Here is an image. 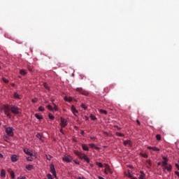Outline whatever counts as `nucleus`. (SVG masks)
<instances>
[{
  "instance_id": "nucleus-1",
  "label": "nucleus",
  "mask_w": 179,
  "mask_h": 179,
  "mask_svg": "<svg viewBox=\"0 0 179 179\" xmlns=\"http://www.w3.org/2000/svg\"><path fill=\"white\" fill-rule=\"evenodd\" d=\"M74 154H76V155L78 156L79 159H83L84 160H85L87 163L90 162V159H89V157H87V155L83 154L78 150H74Z\"/></svg>"
},
{
  "instance_id": "nucleus-2",
  "label": "nucleus",
  "mask_w": 179,
  "mask_h": 179,
  "mask_svg": "<svg viewBox=\"0 0 179 179\" xmlns=\"http://www.w3.org/2000/svg\"><path fill=\"white\" fill-rule=\"evenodd\" d=\"M5 129H6V134L8 136H13L14 133L13 131H15V129H13V127H6V126L4 127Z\"/></svg>"
},
{
  "instance_id": "nucleus-3",
  "label": "nucleus",
  "mask_w": 179,
  "mask_h": 179,
  "mask_svg": "<svg viewBox=\"0 0 179 179\" xmlns=\"http://www.w3.org/2000/svg\"><path fill=\"white\" fill-rule=\"evenodd\" d=\"M10 110L13 113V114H20V108L15 106L10 105Z\"/></svg>"
},
{
  "instance_id": "nucleus-4",
  "label": "nucleus",
  "mask_w": 179,
  "mask_h": 179,
  "mask_svg": "<svg viewBox=\"0 0 179 179\" xmlns=\"http://www.w3.org/2000/svg\"><path fill=\"white\" fill-rule=\"evenodd\" d=\"M76 92H78L80 94H83V96H89V92L82 87H78L76 89Z\"/></svg>"
},
{
  "instance_id": "nucleus-5",
  "label": "nucleus",
  "mask_w": 179,
  "mask_h": 179,
  "mask_svg": "<svg viewBox=\"0 0 179 179\" xmlns=\"http://www.w3.org/2000/svg\"><path fill=\"white\" fill-rule=\"evenodd\" d=\"M4 114L8 117V118H10V113H9V111H10V106L8 105H4Z\"/></svg>"
},
{
  "instance_id": "nucleus-6",
  "label": "nucleus",
  "mask_w": 179,
  "mask_h": 179,
  "mask_svg": "<svg viewBox=\"0 0 179 179\" xmlns=\"http://www.w3.org/2000/svg\"><path fill=\"white\" fill-rule=\"evenodd\" d=\"M68 125V122L66 121V119H64L63 117L60 118V127L61 128H65Z\"/></svg>"
},
{
  "instance_id": "nucleus-7",
  "label": "nucleus",
  "mask_w": 179,
  "mask_h": 179,
  "mask_svg": "<svg viewBox=\"0 0 179 179\" xmlns=\"http://www.w3.org/2000/svg\"><path fill=\"white\" fill-rule=\"evenodd\" d=\"M72 160H73L72 157L67 155H64V157H63V162H66V163H71Z\"/></svg>"
},
{
  "instance_id": "nucleus-8",
  "label": "nucleus",
  "mask_w": 179,
  "mask_h": 179,
  "mask_svg": "<svg viewBox=\"0 0 179 179\" xmlns=\"http://www.w3.org/2000/svg\"><path fill=\"white\" fill-rule=\"evenodd\" d=\"M50 173H52L55 177L57 176V171H55V166H54V164H51L50 165Z\"/></svg>"
},
{
  "instance_id": "nucleus-9",
  "label": "nucleus",
  "mask_w": 179,
  "mask_h": 179,
  "mask_svg": "<svg viewBox=\"0 0 179 179\" xmlns=\"http://www.w3.org/2000/svg\"><path fill=\"white\" fill-rule=\"evenodd\" d=\"M162 167H163L162 170L164 171H166V170L167 171H171V170H173V166H171V164H168V165L164 166Z\"/></svg>"
},
{
  "instance_id": "nucleus-10",
  "label": "nucleus",
  "mask_w": 179,
  "mask_h": 179,
  "mask_svg": "<svg viewBox=\"0 0 179 179\" xmlns=\"http://www.w3.org/2000/svg\"><path fill=\"white\" fill-rule=\"evenodd\" d=\"M24 154L27 155L28 156H34L33 151H31V150H29L27 148H24Z\"/></svg>"
},
{
  "instance_id": "nucleus-11",
  "label": "nucleus",
  "mask_w": 179,
  "mask_h": 179,
  "mask_svg": "<svg viewBox=\"0 0 179 179\" xmlns=\"http://www.w3.org/2000/svg\"><path fill=\"white\" fill-rule=\"evenodd\" d=\"M148 149L149 150H153L154 152H159L160 151V149H159L157 147H150V146H148Z\"/></svg>"
},
{
  "instance_id": "nucleus-12",
  "label": "nucleus",
  "mask_w": 179,
  "mask_h": 179,
  "mask_svg": "<svg viewBox=\"0 0 179 179\" xmlns=\"http://www.w3.org/2000/svg\"><path fill=\"white\" fill-rule=\"evenodd\" d=\"M163 162H162V167H164V166H167L169 164L167 163V162H169V159H167V157H163Z\"/></svg>"
},
{
  "instance_id": "nucleus-13",
  "label": "nucleus",
  "mask_w": 179,
  "mask_h": 179,
  "mask_svg": "<svg viewBox=\"0 0 179 179\" xmlns=\"http://www.w3.org/2000/svg\"><path fill=\"white\" fill-rule=\"evenodd\" d=\"M71 111L74 115H76V114H78V110L73 105L71 106Z\"/></svg>"
},
{
  "instance_id": "nucleus-14",
  "label": "nucleus",
  "mask_w": 179,
  "mask_h": 179,
  "mask_svg": "<svg viewBox=\"0 0 179 179\" xmlns=\"http://www.w3.org/2000/svg\"><path fill=\"white\" fill-rule=\"evenodd\" d=\"M139 179H146V175L142 171H140Z\"/></svg>"
},
{
  "instance_id": "nucleus-15",
  "label": "nucleus",
  "mask_w": 179,
  "mask_h": 179,
  "mask_svg": "<svg viewBox=\"0 0 179 179\" xmlns=\"http://www.w3.org/2000/svg\"><path fill=\"white\" fill-rule=\"evenodd\" d=\"M0 176L2 178H5V177H6V172L4 171V169H1Z\"/></svg>"
},
{
  "instance_id": "nucleus-16",
  "label": "nucleus",
  "mask_w": 179,
  "mask_h": 179,
  "mask_svg": "<svg viewBox=\"0 0 179 179\" xmlns=\"http://www.w3.org/2000/svg\"><path fill=\"white\" fill-rule=\"evenodd\" d=\"M89 146H90V148H92V149H96V150H99L100 149L99 147L96 146V145H94L93 143L89 144Z\"/></svg>"
},
{
  "instance_id": "nucleus-17",
  "label": "nucleus",
  "mask_w": 179,
  "mask_h": 179,
  "mask_svg": "<svg viewBox=\"0 0 179 179\" xmlns=\"http://www.w3.org/2000/svg\"><path fill=\"white\" fill-rule=\"evenodd\" d=\"M25 169H27V170H28L29 171H31V170H33V165H26Z\"/></svg>"
},
{
  "instance_id": "nucleus-18",
  "label": "nucleus",
  "mask_w": 179,
  "mask_h": 179,
  "mask_svg": "<svg viewBox=\"0 0 179 179\" xmlns=\"http://www.w3.org/2000/svg\"><path fill=\"white\" fill-rule=\"evenodd\" d=\"M11 161L12 162H17V155H14L11 156Z\"/></svg>"
},
{
  "instance_id": "nucleus-19",
  "label": "nucleus",
  "mask_w": 179,
  "mask_h": 179,
  "mask_svg": "<svg viewBox=\"0 0 179 179\" xmlns=\"http://www.w3.org/2000/svg\"><path fill=\"white\" fill-rule=\"evenodd\" d=\"M146 164H147L148 169H150V167H152V162H150V159H148L146 161Z\"/></svg>"
},
{
  "instance_id": "nucleus-20",
  "label": "nucleus",
  "mask_w": 179,
  "mask_h": 179,
  "mask_svg": "<svg viewBox=\"0 0 179 179\" xmlns=\"http://www.w3.org/2000/svg\"><path fill=\"white\" fill-rule=\"evenodd\" d=\"M82 148H83V150H85L86 152L89 150V147H87L86 144H83Z\"/></svg>"
},
{
  "instance_id": "nucleus-21",
  "label": "nucleus",
  "mask_w": 179,
  "mask_h": 179,
  "mask_svg": "<svg viewBox=\"0 0 179 179\" xmlns=\"http://www.w3.org/2000/svg\"><path fill=\"white\" fill-rule=\"evenodd\" d=\"M35 117H36V118H37V120H43V116L40 115L38 113H36Z\"/></svg>"
},
{
  "instance_id": "nucleus-22",
  "label": "nucleus",
  "mask_w": 179,
  "mask_h": 179,
  "mask_svg": "<svg viewBox=\"0 0 179 179\" xmlns=\"http://www.w3.org/2000/svg\"><path fill=\"white\" fill-rule=\"evenodd\" d=\"M64 100H65V101H69V103H71V101H72V97H71V96H69V97L65 96L64 97Z\"/></svg>"
},
{
  "instance_id": "nucleus-23",
  "label": "nucleus",
  "mask_w": 179,
  "mask_h": 179,
  "mask_svg": "<svg viewBox=\"0 0 179 179\" xmlns=\"http://www.w3.org/2000/svg\"><path fill=\"white\" fill-rule=\"evenodd\" d=\"M99 111L101 114H104L105 115H107V110H103V109H99Z\"/></svg>"
},
{
  "instance_id": "nucleus-24",
  "label": "nucleus",
  "mask_w": 179,
  "mask_h": 179,
  "mask_svg": "<svg viewBox=\"0 0 179 179\" xmlns=\"http://www.w3.org/2000/svg\"><path fill=\"white\" fill-rule=\"evenodd\" d=\"M13 96H14L15 99H21V97L19 96V94H17V92H15Z\"/></svg>"
},
{
  "instance_id": "nucleus-25",
  "label": "nucleus",
  "mask_w": 179,
  "mask_h": 179,
  "mask_svg": "<svg viewBox=\"0 0 179 179\" xmlns=\"http://www.w3.org/2000/svg\"><path fill=\"white\" fill-rule=\"evenodd\" d=\"M20 75L24 76L27 73L26 72V70H20Z\"/></svg>"
},
{
  "instance_id": "nucleus-26",
  "label": "nucleus",
  "mask_w": 179,
  "mask_h": 179,
  "mask_svg": "<svg viewBox=\"0 0 179 179\" xmlns=\"http://www.w3.org/2000/svg\"><path fill=\"white\" fill-rule=\"evenodd\" d=\"M124 145H129V146H131V141L129 140L124 141Z\"/></svg>"
},
{
  "instance_id": "nucleus-27",
  "label": "nucleus",
  "mask_w": 179,
  "mask_h": 179,
  "mask_svg": "<svg viewBox=\"0 0 179 179\" xmlns=\"http://www.w3.org/2000/svg\"><path fill=\"white\" fill-rule=\"evenodd\" d=\"M47 108H48V110H49V111H54V108H52V107L51 106V105H48V106H47Z\"/></svg>"
},
{
  "instance_id": "nucleus-28",
  "label": "nucleus",
  "mask_w": 179,
  "mask_h": 179,
  "mask_svg": "<svg viewBox=\"0 0 179 179\" xmlns=\"http://www.w3.org/2000/svg\"><path fill=\"white\" fill-rule=\"evenodd\" d=\"M140 155L141 157H144V159H148V155L147 154L141 153Z\"/></svg>"
},
{
  "instance_id": "nucleus-29",
  "label": "nucleus",
  "mask_w": 179,
  "mask_h": 179,
  "mask_svg": "<svg viewBox=\"0 0 179 179\" xmlns=\"http://www.w3.org/2000/svg\"><path fill=\"white\" fill-rule=\"evenodd\" d=\"M52 104L54 106V108H53L54 111H58V106H57V105L54 103H52Z\"/></svg>"
},
{
  "instance_id": "nucleus-30",
  "label": "nucleus",
  "mask_w": 179,
  "mask_h": 179,
  "mask_svg": "<svg viewBox=\"0 0 179 179\" xmlns=\"http://www.w3.org/2000/svg\"><path fill=\"white\" fill-rule=\"evenodd\" d=\"M90 118L92 120V121H96V120H97V117L93 115H90Z\"/></svg>"
},
{
  "instance_id": "nucleus-31",
  "label": "nucleus",
  "mask_w": 179,
  "mask_h": 179,
  "mask_svg": "<svg viewBox=\"0 0 179 179\" xmlns=\"http://www.w3.org/2000/svg\"><path fill=\"white\" fill-rule=\"evenodd\" d=\"M48 117H49L50 120H54L55 118V117H54L52 115V114H51V113H49Z\"/></svg>"
},
{
  "instance_id": "nucleus-32",
  "label": "nucleus",
  "mask_w": 179,
  "mask_h": 179,
  "mask_svg": "<svg viewBox=\"0 0 179 179\" xmlns=\"http://www.w3.org/2000/svg\"><path fill=\"white\" fill-rule=\"evenodd\" d=\"M156 139L157 141H160L162 139V136H160V134H157Z\"/></svg>"
},
{
  "instance_id": "nucleus-33",
  "label": "nucleus",
  "mask_w": 179,
  "mask_h": 179,
  "mask_svg": "<svg viewBox=\"0 0 179 179\" xmlns=\"http://www.w3.org/2000/svg\"><path fill=\"white\" fill-rule=\"evenodd\" d=\"M80 107L85 110H87V106H86V105H85L84 103H81Z\"/></svg>"
},
{
  "instance_id": "nucleus-34",
  "label": "nucleus",
  "mask_w": 179,
  "mask_h": 179,
  "mask_svg": "<svg viewBox=\"0 0 179 179\" xmlns=\"http://www.w3.org/2000/svg\"><path fill=\"white\" fill-rule=\"evenodd\" d=\"M2 80H3V82H4V83H9V80H8L5 78H3Z\"/></svg>"
},
{
  "instance_id": "nucleus-35",
  "label": "nucleus",
  "mask_w": 179,
  "mask_h": 179,
  "mask_svg": "<svg viewBox=\"0 0 179 179\" xmlns=\"http://www.w3.org/2000/svg\"><path fill=\"white\" fill-rule=\"evenodd\" d=\"M115 134L117 136H121V137L124 136V134L122 133L116 132Z\"/></svg>"
},
{
  "instance_id": "nucleus-36",
  "label": "nucleus",
  "mask_w": 179,
  "mask_h": 179,
  "mask_svg": "<svg viewBox=\"0 0 179 179\" xmlns=\"http://www.w3.org/2000/svg\"><path fill=\"white\" fill-rule=\"evenodd\" d=\"M36 138H38V139H40V141H41V140H42L41 134H36Z\"/></svg>"
},
{
  "instance_id": "nucleus-37",
  "label": "nucleus",
  "mask_w": 179,
  "mask_h": 179,
  "mask_svg": "<svg viewBox=\"0 0 179 179\" xmlns=\"http://www.w3.org/2000/svg\"><path fill=\"white\" fill-rule=\"evenodd\" d=\"M38 110L40 111H44V110H45V109L44 108V106H39Z\"/></svg>"
},
{
  "instance_id": "nucleus-38",
  "label": "nucleus",
  "mask_w": 179,
  "mask_h": 179,
  "mask_svg": "<svg viewBox=\"0 0 179 179\" xmlns=\"http://www.w3.org/2000/svg\"><path fill=\"white\" fill-rule=\"evenodd\" d=\"M96 165H98L99 167H103V164L101 162H96Z\"/></svg>"
},
{
  "instance_id": "nucleus-39",
  "label": "nucleus",
  "mask_w": 179,
  "mask_h": 179,
  "mask_svg": "<svg viewBox=\"0 0 179 179\" xmlns=\"http://www.w3.org/2000/svg\"><path fill=\"white\" fill-rule=\"evenodd\" d=\"M10 176H11V178H15V172L14 171H12L11 173H10Z\"/></svg>"
},
{
  "instance_id": "nucleus-40",
  "label": "nucleus",
  "mask_w": 179,
  "mask_h": 179,
  "mask_svg": "<svg viewBox=\"0 0 179 179\" xmlns=\"http://www.w3.org/2000/svg\"><path fill=\"white\" fill-rule=\"evenodd\" d=\"M47 177H48V179H54V178H52V175L50 174V173L48 174Z\"/></svg>"
},
{
  "instance_id": "nucleus-41",
  "label": "nucleus",
  "mask_w": 179,
  "mask_h": 179,
  "mask_svg": "<svg viewBox=\"0 0 179 179\" xmlns=\"http://www.w3.org/2000/svg\"><path fill=\"white\" fill-rule=\"evenodd\" d=\"M3 139H4V141H5L6 142H8V141L9 140V137H8V136H5L3 137Z\"/></svg>"
},
{
  "instance_id": "nucleus-42",
  "label": "nucleus",
  "mask_w": 179,
  "mask_h": 179,
  "mask_svg": "<svg viewBox=\"0 0 179 179\" xmlns=\"http://www.w3.org/2000/svg\"><path fill=\"white\" fill-rule=\"evenodd\" d=\"M28 69L30 72H33V67L28 66Z\"/></svg>"
},
{
  "instance_id": "nucleus-43",
  "label": "nucleus",
  "mask_w": 179,
  "mask_h": 179,
  "mask_svg": "<svg viewBox=\"0 0 179 179\" xmlns=\"http://www.w3.org/2000/svg\"><path fill=\"white\" fill-rule=\"evenodd\" d=\"M27 160L28 162H33V159H32L31 157H27Z\"/></svg>"
},
{
  "instance_id": "nucleus-44",
  "label": "nucleus",
  "mask_w": 179,
  "mask_h": 179,
  "mask_svg": "<svg viewBox=\"0 0 179 179\" xmlns=\"http://www.w3.org/2000/svg\"><path fill=\"white\" fill-rule=\"evenodd\" d=\"M46 159L47 160H51V159H52V157L51 156H46Z\"/></svg>"
},
{
  "instance_id": "nucleus-45",
  "label": "nucleus",
  "mask_w": 179,
  "mask_h": 179,
  "mask_svg": "<svg viewBox=\"0 0 179 179\" xmlns=\"http://www.w3.org/2000/svg\"><path fill=\"white\" fill-rule=\"evenodd\" d=\"M32 103H37V98H34L32 99Z\"/></svg>"
},
{
  "instance_id": "nucleus-46",
  "label": "nucleus",
  "mask_w": 179,
  "mask_h": 179,
  "mask_svg": "<svg viewBox=\"0 0 179 179\" xmlns=\"http://www.w3.org/2000/svg\"><path fill=\"white\" fill-rule=\"evenodd\" d=\"M176 169H178V170H179V164H175Z\"/></svg>"
},
{
  "instance_id": "nucleus-47",
  "label": "nucleus",
  "mask_w": 179,
  "mask_h": 179,
  "mask_svg": "<svg viewBox=\"0 0 179 179\" xmlns=\"http://www.w3.org/2000/svg\"><path fill=\"white\" fill-rule=\"evenodd\" d=\"M136 123H137V124L141 125V122L139 121V120H136Z\"/></svg>"
},
{
  "instance_id": "nucleus-48",
  "label": "nucleus",
  "mask_w": 179,
  "mask_h": 179,
  "mask_svg": "<svg viewBox=\"0 0 179 179\" xmlns=\"http://www.w3.org/2000/svg\"><path fill=\"white\" fill-rule=\"evenodd\" d=\"M175 174H176V176H178V177L179 178V172H178V171H175Z\"/></svg>"
},
{
  "instance_id": "nucleus-49",
  "label": "nucleus",
  "mask_w": 179,
  "mask_h": 179,
  "mask_svg": "<svg viewBox=\"0 0 179 179\" xmlns=\"http://www.w3.org/2000/svg\"><path fill=\"white\" fill-rule=\"evenodd\" d=\"M80 134L81 135H85V131L83 130H81Z\"/></svg>"
},
{
  "instance_id": "nucleus-50",
  "label": "nucleus",
  "mask_w": 179,
  "mask_h": 179,
  "mask_svg": "<svg viewBox=\"0 0 179 179\" xmlns=\"http://www.w3.org/2000/svg\"><path fill=\"white\" fill-rule=\"evenodd\" d=\"M60 132H61V134H63V135H64V129H62V128L60 129Z\"/></svg>"
},
{
  "instance_id": "nucleus-51",
  "label": "nucleus",
  "mask_w": 179,
  "mask_h": 179,
  "mask_svg": "<svg viewBox=\"0 0 179 179\" xmlns=\"http://www.w3.org/2000/svg\"><path fill=\"white\" fill-rule=\"evenodd\" d=\"M90 139H92V141H94V140H96V137H90Z\"/></svg>"
},
{
  "instance_id": "nucleus-52",
  "label": "nucleus",
  "mask_w": 179,
  "mask_h": 179,
  "mask_svg": "<svg viewBox=\"0 0 179 179\" xmlns=\"http://www.w3.org/2000/svg\"><path fill=\"white\" fill-rule=\"evenodd\" d=\"M17 179H27V178H26V177H22V178H18Z\"/></svg>"
},
{
  "instance_id": "nucleus-53",
  "label": "nucleus",
  "mask_w": 179,
  "mask_h": 179,
  "mask_svg": "<svg viewBox=\"0 0 179 179\" xmlns=\"http://www.w3.org/2000/svg\"><path fill=\"white\" fill-rule=\"evenodd\" d=\"M3 155H2V154L0 153V159H3Z\"/></svg>"
},
{
  "instance_id": "nucleus-54",
  "label": "nucleus",
  "mask_w": 179,
  "mask_h": 179,
  "mask_svg": "<svg viewBox=\"0 0 179 179\" xmlns=\"http://www.w3.org/2000/svg\"><path fill=\"white\" fill-rule=\"evenodd\" d=\"M116 128L117 129H121V128L120 127H119L118 126H116Z\"/></svg>"
},
{
  "instance_id": "nucleus-55",
  "label": "nucleus",
  "mask_w": 179,
  "mask_h": 179,
  "mask_svg": "<svg viewBox=\"0 0 179 179\" xmlns=\"http://www.w3.org/2000/svg\"><path fill=\"white\" fill-rule=\"evenodd\" d=\"M78 179H86L85 178L79 177Z\"/></svg>"
},
{
  "instance_id": "nucleus-56",
  "label": "nucleus",
  "mask_w": 179,
  "mask_h": 179,
  "mask_svg": "<svg viewBox=\"0 0 179 179\" xmlns=\"http://www.w3.org/2000/svg\"><path fill=\"white\" fill-rule=\"evenodd\" d=\"M11 86L13 87H15V84H11Z\"/></svg>"
},
{
  "instance_id": "nucleus-57",
  "label": "nucleus",
  "mask_w": 179,
  "mask_h": 179,
  "mask_svg": "<svg viewBox=\"0 0 179 179\" xmlns=\"http://www.w3.org/2000/svg\"><path fill=\"white\" fill-rule=\"evenodd\" d=\"M108 170L109 171V173H111V169L108 168Z\"/></svg>"
},
{
  "instance_id": "nucleus-58",
  "label": "nucleus",
  "mask_w": 179,
  "mask_h": 179,
  "mask_svg": "<svg viewBox=\"0 0 179 179\" xmlns=\"http://www.w3.org/2000/svg\"><path fill=\"white\" fill-rule=\"evenodd\" d=\"M75 163H76V164H79V162H75Z\"/></svg>"
},
{
  "instance_id": "nucleus-59",
  "label": "nucleus",
  "mask_w": 179,
  "mask_h": 179,
  "mask_svg": "<svg viewBox=\"0 0 179 179\" xmlns=\"http://www.w3.org/2000/svg\"><path fill=\"white\" fill-rule=\"evenodd\" d=\"M46 87V89H48V90L50 89V88H48V87Z\"/></svg>"
},
{
  "instance_id": "nucleus-60",
  "label": "nucleus",
  "mask_w": 179,
  "mask_h": 179,
  "mask_svg": "<svg viewBox=\"0 0 179 179\" xmlns=\"http://www.w3.org/2000/svg\"><path fill=\"white\" fill-rule=\"evenodd\" d=\"M158 166H160V163H158Z\"/></svg>"
},
{
  "instance_id": "nucleus-61",
  "label": "nucleus",
  "mask_w": 179,
  "mask_h": 179,
  "mask_svg": "<svg viewBox=\"0 0 179 179\" xmlns=\"http://www.w3.org/2000/svg\"><path fill=\"white\" fill-rule=\"evenodd\" d=\"M105 173L107 174V171H105Z\"/></svg>"
},
{
  "instance_id": "nucleus-62",
  "label": "nucleus",
  "mask_w": 179,
  "mask_h": 179,
  "mask_svg": "<svg viewBox=\"0 0 179 179\" xmlns=\"http://www.w3.org/2000/svg\"><path fill=\"white\" fill-rule=\"evenodd\" d=\"M0 69H1V66H0Z\"/></svg>"
}]
</instances>
